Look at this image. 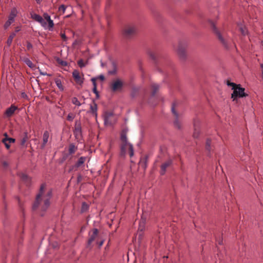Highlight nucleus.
<instances>
[{
	"instance_id": "473e14b6",
	"label": "nucleus",
	"mask_w": 263,
	"mask_h": 263,
	"mask_svg": "<svg viewBox=\"0 0 263 263\" xmlns=\"http://www.w3.org/2000/svg\"><path fill=\"white\" fill-rule=\"evenodd\" d=\"M88 205L85 202H83L82 205V209H81L82 212H84L87 211L88 210Z\"/></svg>"
},
{
	"instance_id": "c03bdc74",
	"label": "nucleus",
	"mask_w": 263,
	"mask_h": 263,
	"mask_svg": "<svg viewBox=\"0 0 263 263\" xmlns=\"http://www.w3.org/2000/svg\"><path fill=\"white\" fill-rule=\"evenodd\" d=\"M97 78L100 79L102 81H103L104 80V77L103 75H100Z\"/></svg>"
},
{
	"instance_id": "6e6d98bb",
	"label": "nucleus",
	"mask_w": 263,
	"mask_h": 263,
	"mask_svg": "<svg viewBox=\"0 0 263 263\" xmlns=\"http://www.w3.org/2000/svg\"><path fill=\"white\" fill-rule=\"evenodd\" d=\"M53 247L54 248H57V247H58V244H57V243H56V245H53Z\"/></svg>"
},
{
	"instance_id": "f8f14e48",
	"label": "nucleus",
	"mask_w": 263,
	"mask_h": 263,
	"mask_svg": "<svg viewBox=\"0 0 263 263\" xmlns=\"http://www.w3.org/2000/svg\"><path fill=\"white\" fill-rule=\"evenodd\" d=\"M175 104H173L172 107V111L173 114L174 115V116H175V117L176 118L175 119V120L174 121V125L178 128H180V125L178 119V114L175 111Z\"/></svg>"
},
{
	"instance_id": "603ef678",
	"label": "nucleus",
	"mask_w": 263,
	"mask_h": 263,
	"mask_svg": "<svg viewBox=\"0 0 263 263\" xmlns=\"http://www.w3.org/2000/svg\"><path fill=\"white\" fill-rule=\"evenodd\" d=\"M61 63H62V65H64V66H66L67 65V63L66 62H62Z\"/></svg>"
},
{
	"instance_id": "bb28decb",
	"label": "nucleus",
	"mask_w": 263,
	"mask_h": 263,
	"mask_svg": "<svg viewBox=\"0 0 263 263\" xmlns=\"http://www.w3.org/2000/svg\"><path fill=\"white\" fill-rule=\"evenodd\" d=\"M15 36V33L13 32L9 36V37L7 40V44H8V45H11V44L12 43V40Z\"/></svg>"
},
{
	"instance_id": "a18cd8bd",
	"label": "nucleus",
	"mask_w": 263,
	"mask_h": 263,
	"mask_svg": "<svg viewBox=\"0 0 263 263\" xmlns=\"http://www.w3.org/2000/svg\"><path fill=\"white\" fill-rule=\"evenodd\" d=\"M260 67L261 68V78L263 80V64H260Z\"/></svg>"
},
{
	"instance_id": "5fc2aeb1",
	"label": "nucleus",
	"mask_w": 263,
	"mask_h": 263,
	"mask_svg": "<svg viewBox=\"0 0 263 263\" xmlns=\"http://www.w3.org/2000/svg\"><path fill=\"white\" fill-rule=\"evenodd\" d=\"M217 241H218V242L219 245L222 244V240H217Z\"/></svg>"
},
{
	"instance_id": "7c9ffc66",
	"label": "nucleus",
	"mask_w": 263,
	"mask_h": 263,
	"mask_svg": "<svg viewBox=\"0 0 263 263\" xmlns=\"http://www.w3.org/2000/svg\"><path fill=\"white\" fill-rule=\"evenodd\" d=\"M39 23H40L42 26L45 29H48V24L45 20L43 18V17L42 18V20L39 21Z\"/></svg>"
},
{
	"instance_id": "2f4dec72",
	"label": "nucleus",
	"mask_w": 263,
	"mask_h": 263,
	"mask_svg": "<svg viewBox=\"0 0 263 263\" xmlns=\"http://www.w3.org/2000/svg\"><path fill=\"white\" fill-rule=\"evenodd\" d=\"M145 223V220L143 219V217H142L141 220L140 221L139 223V230L140 231H142L144 228V225Z\"/></svg>"
},
{
	"instance_id": "412c9836",
	"label": "nucleus",
	"mask_w": 263,
	"mask_h": 263,
	"mask_svg": "<svg viewBox=\"0 0 263 263\" xmlns=\"http://www.w3.org/2000/svg\"><path fill=\"white\" fill-rule=\"evenodd\" d=\"M177 52L181 58H183L185 55L184 47L180 45L177 49Z\"/></svg>"
},
{
	"instance_id": "20e7f679",
	"label": "nucleus",
	"mask_w": 263,
	"mask_h": 263,
	"mask_svg": "<svg viewBox=\"0 0 263 263\" xmlns=\"http://www.w3.org/2000/svg\"><path fill=\"white\" fill-rule=\"evenodd\" d=\"M210 24L211 25L212 27L213 28V30L215 32V33L217 34L219 40L221 41V42L226 47H227V43L224 40V39L222 37V35H221L219 31L217 30L216 28L215 25L214 24V23L212 21H210Z\"/></svg>"
},
{
	"instance_id": "ea45409f",
	"label": "nucleus",
	"mask_w": 263,
	"mask_h": 263,
	"mask_svg": "<svg viewBox=\"0 0 263 263\" xmlns=\"http://www.w3.org/2000/svg\"><path fill=\"white\" fill-rule=\"evenodd\" d=\"M97 79V78H92L91 79V81L92 83V84H93V86H97V84H96V80Z\"/></svg>"
},
{
	"instance_id": "5701e85b",
	"label": "nucleus",
	"mask_w": 263,
	"mask_h": 263,
	"mask_svg": "<svg viewBox=\"0 0 263 263\" xmlns=\"http://www.w3.org/2000/svg\"><path fill=\"white\" fill-rule=\"evenodd\" d=\"M86 160V157H81L79 160H78L77 162L76 163V166L77 167H80L81 165H82L84 162Z\"/></svg>"
},
{
	"instance_id": "c9c22d12",
	"label": "nucleus",
	"mask_w": 263,
	"mask_h": 263,
	"mask_svg": "<svg viewBox=\"0 0 263 263\" xmlns=\"http://www.w3.org/2000/svg\"><path fill=\"white\" fill-rule=\"evenodd\" d=\"M78 64L80 67L82 68L85 66V64H84L83 61L82 60H80L78 62Z\"/></svg>"
},
{
	"instance_id": "1a4fd4ad",
	"label": "nucleus",
	"mask_w": 263,
	"mask_h": 263,
	"mask_svg": "<svg viewBox=\"0 0 263 263\" xmlns=\"http://www.w3.org/2000/svg\"><path fill=\"white\" fill-rule=\"evenodd\" d=\"M72 77L77 83L81 84L83 83V79L81 77L78 70H73L72 72Z\"/></svg>"
},
{
	"instance_id": "7ed1b4c3",
	"label": "nucleus",
	"mask_w": 263,
	"mask_h": 263,
	"mask_svg": "<svg viewBox=\"0 0 263 263\" xmlns=\"http://www.w3.org/2000/svg\"><path fill=\"white\" fill-rule=\"evenodd\" d=\"M227 85L232 87L233 92L232 93L231 98L233 101H235L237 97L242 98L246 96L245 88L240 87V85H236L233 82H227Z\"/></svg>"
},
{
	"instance_id": "72a5a7b5",
	"label": "nucleus",
	"mask_w": 263,
	"mask_h": 263,
	"mask_svg": "<svg viewBox=\"0 0 263 263\" xmlns=\"http://www.w3.org/2000/svg\"><path fill=\"white\" fill-rule=\"evenodd\" d=\"M211 140L210 139H208L206 140V149L208 151H210L211 149V147H210V145H211Z\"/></svg>"
},
{
	"instance_id": "9d476101",
	"label": "nucleus",
	"mask_w": 263,
	"mask_h": 263,
	"mask_svg": "<svg viewBox=\"0 0 263 263\" xmlns=\"http://www.w3.org/2000/svg\"><path fill=\"white\" fill-rule=\"evenodd\" d=\"M43 16L44 19L48 22V29L49 30H51L54 26L53 21L51 19L50 16L47 13H44Z\"/></svg>"
},
{
	"instance_id": "9b49d317",
	"label": "nucleus",
	"mask_w": 263,
	"mask_h": 263,
	"mask_svg": "<svg viewBox=\"0 0 263 263\" xmlns=\"http://www.w3.org/2000/svg\"><path fill=\"white\" fill-rule=\"evenodd\" d=\"M137 31V28L135 26H129L125 30V34L126 35H131L134 34Z\"/></svg>"
},
{
	"instance_id": "a211bd4d",
	"label": "nucleus",
	"mask_w": 263,
	"mask_h": 263,
	"mask_svg": "<svg viewBox=\"0 0 263 263\" xmlns=\"http://www.w3.org/2000/svg\"><path fill=\"white\" fill-rule=\"evenodd\" d=\"M74 133L76 136L80 135L81 134V126L78 121L76 122Z\"/></svg>"
},
{
	"instance_id": "8fccbe9b",
	"label": "nucleus",
	"mask_w": 263,
	"mask_h": 263,
	"mask_svg": "<svg viewBox=\"0 0 263 263\" xmlns=\"http://www.w3.org/2000/svg\"><path fill=\"white\" fill-rule=\"evenodd\" d=\"M20 30H21L20 27H16L15 29V33H16V32H18Z\"/></svg>"
},
{
	"instance_id": "4be33fe9",
	"label": "nucleus",
	"mask_w": 263,
	"mask_h": 263,
	"mask_svg": "<svg viewBox=\"0 0 263 263\" xmlns=\"http://www.w3.org/2000/svg\"><path fill=\"white\" fill-rule=\"evenodd\" d=\"M55 84L58 87V88L61 90L63 91L64 90V87L63 86L62 83L60 79L57 78L54 80Z\"/></svg>"
},
{
	"instance_id": "dca6fc26",
	"label": "nucleus",
	"mask_w": 263,
	"mask_h": 263,
	"mask_svg": "<svg viewBox=\"0 0 263 263\" xmlns=\"http://www.w3.org/2000/svg\"><path fill=\"white\" fill-rule=\"evenodd\" d=\"M15 142V139L11 138H6L3 140V142L5 144L7 149L10 148V144L13 143Z\"/></svg>"
},
{
	"instance_id": "37998d69",
	"label": "nucleus",
	"mask_w": 263,
	"mask_h": 263,
	"mask_svg": "<svg viewBox=\"0 0 263 263\" xmlns=\"http://www.w3.org/2000/svg\"><path fill=\"white\" fill-rule=\"evenodd\" d=\"M92 91L94 93H97L98 92H99L97 89V86H93V89H92Z\"/></svg>"
},
{
	"instance_id": "a19ab883",
	"label": "nucleus",
	"mask_w": 263,
	"mask_h": 263,
	"mask_svg": "<svg viewBox=\"0 0 263 263\" xmlns=\"http://www.w3.org/2000/svg\"><path fill=\"white\" fill-rule=\"evenodd\" d=\"M32 48V45L30 42L27 43V48L28 50H30Z\"/></svg>"
},
{
	"instance_id": "3c124183",
	"label": "nucleus",
	"mask_w": 263,
	"mask_h": 263,
	"mask_svg": "<svg viewBox=\"0 0 263 263\" xmlns=\"http://www.w3.org/2000/svg\"><path fill=\"white\" fill-rule=\"evenodd\" d=\"M42 0H35V1L36 2V3L39 4H41V2H42Z\"/></svg>"
},
{
	"instance_id": "6ab92c4d",
	"label": "nucleus",
	"mask_w": 263,
	"mask_h": 263,
	"mask_svg": "<svg viewBox=\"0 0 263 263\" xmlns=\"http://www.w3.org/2000/svg\"><path fill=\"white\" fill-rule=\"evenodd\" d=\"M90 111L92 114L97 116V105L95 102L90 105Z\"/></svg>"
},
{
	"instance_id": "79ce46f5",
	"label": "nucleus",
	"mask_w": 263,
	"mask_h": 263,
	"mask_svg": "<svg viewBox=\"0 0 263 263\" xmlns=\"http://www.w3.org/2000/svg\"><path fill=\"white\" fill-rule=\"evenodd\" d=\"M139 164L140 166H141L142 167H144V168H145L146 167V165L145 164V162L141 160L140 162H139Z\"/></svg>"
},
{
	"instance_id": "423d86ee",
	"label": "nucleus",
	"mask_w": 263,
	"mask_h": 263,
	"mask_svg": "<svg viewBox=\"0 0 263 263\" xmlns=\"http://www.w3.org/2000/svg\"><path fill=\"white\" fill-rule=\"evenodd\" d=\"M113 114L111 112H106L104 115V123L106 125H110L112 124L111 118H113Z\"/></svg>"
},
{
	"instance_id": "39448f33",
	"label": "nucleus",
	"mask_w": 263,
	"mask_h": 263,
	"mask_svg": "<svg viewBox=\"0 0 263 263\" xmlns=\"http://www.w3.org/2000/svg\"><path fill=\"white\" fill-rule=\"evenodd\" d=\"M17 109L18 107L17 106L12 104L10 107L8 108L6 110L5 112V116L7 118L11 117L13 115L15 111Z\"/></svg>"
},
{
	"instance_id": "393cba45",
	"label": "nucleus",
	"mask_w": 263,
	"mask_h": 263,
	"mask_svg": "<svg viewBox=\"0 0 263 263\" xmlns=\"http://www.w3.org/2000/svg\"><path fill=\"white\" fill-rule=\"evenodd\" d=\"M159 86L158 85L156 84H154L152 85V96H154L155 93H156L157 91L159 89Z\"/></svg>"
},
{
	"instance_id": "f257e3e1",
	"label": "nucleus",
	"mask_w": 263,
	"mask_h": 263,
	"mask_svg": "<svg viewBox=\"0 0 263 263\" xmlns=\"http://www.w3.org/2000/svg\"><path fill=\"white\" fill-rule=\"evenodd\" d=\"M45 184L41 186L39 193L36 196V200L33 205V209H35L39 205H41L42 211H46L50 205L49 200L51 197V191H48L46 194L44 193Z\"/></svg>"
},
{
	"instance_id": "f03ea898",
	"label": "nucleus",
	"mask_w": 263,
	"mask_h": 263,
	"mask_svg": "<svg viewBox=\"0 0 263 263\" xmlns=\"http://www.w3.org/2000/svg\"><path fill=\"white\" fill-rule=\"evenodd\" d=\"M120 139L121 141V155L125 156L127 151H129V155L130 157L134 156V149L132 144L127 141L126 133L123 131L121 134Z\"/></svg>"
},
{
	"instance_id": "58836bf2",
	"label": "nucleus",
	"mask_w": 263,
	"mask_h": 263,
	"mask_svg": "<svg viewBox=\"0 0 263 263\" xmlns=\"http://www.w3.org/2000/svg\"><path fill=\"white\" fill-rule=\"evenodd\" d=\"M11 24H12V23H11L10 21H8H8L5 23V25H4V28H5V29H7V28H8V27L10 26V25Z\"/></svg>"
},
{
	"instance_id": "cd10ccee",
	"label": "nucleus",
	"mask_w": 263,
	"mask_h": 263,
	"mask_svg": "<svg viewBox=\"0 0 263 263\" xmlns=\"http://www.w3.org/2000/svg\"><path fill=\"white\" fill-rule=\"evenodd\" d=\"M71 102L76 106H80L81 105V103L76 97H73L71 100Z\"/></svg>"
},
{
	"instance_id": "c756f323",
	"label": "nucleus",
	"mask_w": 263,
	"mask_h": 263,
	"mask_svg": "<svg viewBox=\"0 0 263 263\" xmlns=\"http://www.w3.org/2000/svg\"><path fill=\"white\" fill-rule=\"evenodd\" d=\"M239 30L243 35H246L247 33V30L245 26H242L241 25L239 26Z\"/></svg>"
},
{
	"instance_id": "09e8293b",
	"label": "nucleus",
	"mask_w": 263,
	"mask_h": 263,
	"mask_svg": "<svg viewBox=\"0 0 263 263\" xmlns=\"http://www.w3.org/2000/svg\"><path fill=\"white\" fill-rule=\"evenodd\" d=\"M40 74L43 76H46V75L49 76V74H48L46 72H43L41 71H40Z\"/></svg>"
},
{
	"instance_id": "c85d7f7f",
	"label": "nucleus",
	"mask_w": 263,
	"mask_h": 263,
	"mask_svg": "<svg viewBox=\"0 0 263 263\" xmlns=\"http://www.w3.org/2000/svg\"><path fill=\"white\" fill-rule=\"evenodd\" d=\"M66 7L64 5H61L59 8V11L61 14H63L66 10Z\"/></svg>"
},
{
	"instance_id": "ddd939ff",
	"label": "nucleus",
	"mask_w": 263,
	"mask_h": 263,
	"mask_svg": "<svg viewBox=\"0 0 263 263\" xmlns=\"http://www.w3.org/2000/svg\"><path fill=\"white\" fill-rule=\"evenodd\" d=\"M17 10L16 8H13L11 9L10 13L8 17V21H10L12 23L14 22L15 17L17 15Z\"/></svg>"
},
{
	"instance_id": "b1692460",
	"label": "nucleus",
	"mask_w": 263,
	"mask_h": 263,
	"mask_svg": "<svg viewBox=\"0 0 263 263\" xmlns=\"http://www.w3.org/2000/svg\"><path fill=\"white\" fill-rule=\"evenodd\" d=\"M77 149V147L73 144H70L69 146V153L70 154H72L74 153Z\"/></svg>"
},
{
	"instance_id": "f704fd0d",
	"label": "nucleus",
	"mask_w": 263,
	"mask_h": 263,
	"mask_svg": "<svg viewBox=\"0 0 263 263\" xmlns=\"http://www.w3.org/2000/svg\"><path fill=\"white\" fill-rule=\"evenodd\" d=\"M21 178L24 181L29 180L28 176L25 174H22L21 175Z\"/></svg>"
},
{
	"instance_id": "0eeeda50",
	"label": "nucleus",
	"mask_w": 263,
	"mask_h": 263,
	"mask_svg": "<svg viewBox=\"0 0 263 263\" xmlns=\"http://www.w3.org/2000/svg\"><path fill=\"white\" fill-rule=\"evenodd\" d=\"M98 230L97 229H93L92 232L89 233V238L88 241V244L90 245L98 237Z\"/></svg>"
},
{
	"instance_id": "de8ad7c7",
	"label": "nucleus",
	"mask_w": 263,
	"mask_h": 263,
	"mask_svg": "<svg viewBox=\"0 0 263 263\" xmlns=\"http://www.w3.org/2000/svg\"><path fill=\"white\" fill-rule=\"evenodd\" d=\"M61 37L64 40H66V35L64 34V33H63L61 34Z\"/></svg>"
},
{
	"instance_id": "49530a36",
	"label": "nucleus",
	"mask_w": 263,
	"mask_h": 263,
	"mask_svg": "<svg viewBox=\"0 0 263 263\" xmlns=\"http://www.w3.org/2000/svg\"><path fill=\"white\" fill-rule=\"evenodd\" d=\"M97 243L99 245V247H101L102 246L103 243V241L102 240L100 242H98L97 241Z\"/></svg>"
},
{
	"instance_id": "f3484780",
	"label": "nucleus",
	"mask_w": 263,
	"mask_h": 263,
	"mask_svg": "<svg viewBox=\"0 0 263 263\" xmlns=\"http://www.w3.org/2000/svg\"><path fill=\"white\" fill-rule=\"evenodd\" d=\"M22 61L25 63L29 67L33 69L35 67V65L29 59L26 57H21Z\"/></svg>"
},
{
	"instance_id": "6e6552de",
	"label": "nucleus",
	"mask_w": 263,
	"mask_h": 263,
	"mask_svg": "<svg viewBox=\"0 0 263 263\" xmlns=\"http://www.w3.org/2000/svg\"><path fill=\"white\" fill-rule=\"evenodd\" d=\"M123 83L122 81L119 80H117L112 83L111 88L112 91H115L121 89Z\"/></svg>"
},
{
	"instance_id": "e433bc0d",
	"label": "nucleus",
	"mask_w": 263,
	"mask_h": 263,
	"mask_svg": "<svg viewBox=\"0 0 263 263\" xmlns=\"http://www.w3.org/2000/svg\"><path fill=\"white\" fill-rule=\"evenodd\" d=\"M74 118V116L72 114H69L67 117V120L72 121Z\"/></svg>"
},
{
	"instance_id": "4468645a",
	"label": "nucleus",
	"mask_w": 263,
	"mask_h": 263,
	"mask_svg": "<svg viewBox=\"0 0 263 263\" xmlns=\"http://www.w3.org/2000/svg\"><path fill=\"white\" fill-rule=\"evenodd\" d=\"M199 123H200V122H199V120H198V119L194 120V126L195 130H194V134H193V136L194 138H198L199 134V132L197 130V128H198V125H199Z\"/></svg>"
},
{
	"instance_id": "4c0bfd02",
	"label": "nucleus",
	"mask_w": 263,
	"mask_h": 263,
	"mask_svg": "<svg viewBox=\"0 0 263 263\" xmlns=\"http://www.w3.org/2000/svg\"><path fill=\"white\" fill-rule=\"evenodd\" d=\"M27 139V135L26 134L25 136L21 140V144L24 145L26 142Z\"/></svg>"
},
{
	"instance_id": "864d4df0",
	"label": "nucleus",
	"mask_w": 263,
	"mask_h": 263,
	"mask_svg": "<svg viewBox=\"0 0 263 263\" xmlns=\"http://www.w3.org/2000/svg\"><path fill=\"white\" fill-rule=\"evenodd\" d=\"M96 96V98L97 99H98L99 98V92H98L97 93H96L95 94Z\"/></svg>"
},
{
	"instance_id": "aec40b11",
	"label": "nucleus",
	"mask_w": 263,
	"mask_h": 263,
	"mask_svg": "<svg viewBox=\"0 0 263 263\" xmlns=\"http://www.w3.org/2000/svg\"><path fill=\"white\" fill-rule=\"evenodd\" d=\"M49 134L48 131L44 132L43 136V147H44L48 141Z\"/></svg>"
},
{
	"instance_id": "2eb2a0df",
	"label": "nucleus",
	"mask_w": 263,
	"mask_h": 263,
	"mask_svg": "<svg viewBox=\"0 0 263 263\" xmlns=\"http://www.w3.org/2000/svg\"><path fill=\"white\" fill-rule=\"evenodd\" d=\"M171 164L172 161L169 160L161 165L160 171L161 175H162L165 174L166 168L170 166Z\"/></svg>"
},
{
	"instance_id": "a878e982",
	"label": "nucleus",
	"mask_w": 263,
	"mask_h": 263,
	"mask_svg": "<svg viewBox=\"0 0 263 263\" xmlns=\"http://www.w3.org/2000/svg\"><path fill=\"white\" fill-rule=\"evenodd\" d=\"M31 18L37 22L41 21L42 20V17L39 14H31Z\"/></svg>"
}]
</instances>
